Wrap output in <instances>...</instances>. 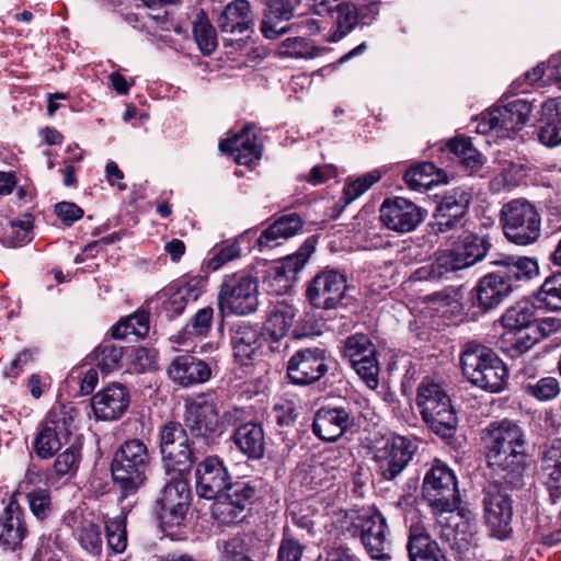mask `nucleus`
<instances>
[{
  "label": "nucleus",
  "instance_id": "obj_1",
  "mask_svg": "<svg viewBox=\"0 0 561 561\" xmlns=\"http://www.w3.org/2000/svg\"><path fill=\"white\" fill-rule=\"evenodd\" d=\"M495 267L479 278L470 293L467 317L477 320L497 308L514 291L539 274L536 259L510 254H497L490 262Z\"/></svg>",
  "mask_w": 561,
  "mask_h": 561
},
{
  "label": "nucleus",
  "instance_id": "obj_2",
  "mask_svg": "<svg viewBox=\"0 0 561 561\" xmlns=\"http://www.w3.org/2000/svg\"><path fill=\"white\" fill-rule=\"evenodd\" d=\"M486 460L495 471L519 476L525 466V437L522 428L508 421L492 423L484 437Z\"/></svg>",
  "mask_w": 561,
  "mask_h": 561
},
{
  "label": "nucleus",
  "instance_id": "obj_3",
  "mask_svg": "<svg viewBox=\"0 0 561 561\" xmlns=\"http://www.w3.org/2000/svg\"><path fill=\"white\" fill-rule=\"evenodd\" d=\"M319 240V234H311L294 253L275 261H259L254 279L262 283L267 294L282 296L289 293L298 279V274L314 254Z\"/></svg>",
  "mask_w": 561,
  "mask_h": 561
},
{
  "label": "nucleus",
  "instance_id": "obj_4",
  "mask_svg": "<svg viewBox=\"0 0 561 561\" xmlns=\"http://www.w3.org/2000/svg\"><path fill=\"white\" fill-rule=\"evenodd\" d=\"M149 461L148 448L140 439L125 442L115 453L111 470L123 497L136 493L144 485Z\"/></svg>",
  "mask_w": 561,
  "mask_h": 561
},
{
  "label": "nucleus",
  "instance_id": "obj_5",
  "mask_svg": "<svg viewBox=\"0 0 561 561\" xmlns=\"http://www.w3.org/2000/svg\"><path fill=\"white\" fill-rule=\"evenodd\" d=\"M492 248L491 238L485 233L463 230L448 250L436 254L433 270L442 276L481 262Z\"/></svg>",
  "mask_w": 561,
  "mask_h": 561
},
{
  "label": "nucleus",
  "instance_id": "obj_6",
  "mask_svg": "<svg viewBox=\"0 0 561 561\" xmlns=\"http://www.w3.org/2000/svg\"><path fill=\"white\" fill-rule=\"evenodd\" d=\"M505 238L516 245H529L541 236V216L537 207L524 198L505 203L500 211Z\"/></svg>",
  "mask_w": 561,
  "mask_h": 561
},
{
  "label": "nucleus",
  "instance_id": "obj_7",
  "mask_svg": "<svg viewBox=\"0 0 561 561\" xmlns=\"http://www.w3.org/2000/svg\"><path fill=\"white\" fill-rule=\"evenodd\" d=\"M537 309L540 308L531 295L505 310L500 318L504 331L496 342L499 351H528Z\"/></svg>",
  "mask_w": 561,
  "mask_h": 561
},
{
  "label": "nucleus",
  "instance_id": "obj_8",
  "mask_svg": "<svg viewBox=\"0 0 561 561\" xmlns=\"http://www.w3.org/2000/svg\"><path fill=\"white\" fill-rule=\"evenodd\" d=\"M259 305V285L245 271L224 276L219 293L218 308L221 314L247 316Z\"/></svg>",
  "mask_w": 561,
  "mask_h": 561
},
{
  "label": "nucleus",
  "instance_id": "obj_9",
  "mask_svg": "<svg viewBox=\"0 0 561 561\" xmlns=\"http://www.w3.org/2000/svg\"><path fill=\"white\" fill-rule=\"evenodd\" d=\"M416 403L428 427L443 437L451 436L457 425V415L450 398L439 383L421 385Z\"/></svg>",
  "mask_w": 561,
  "mask_h": 561
},
{
  "label": "nucleus",
  "instance_id": "obj_10",
  "mask_svg": "<svg viewBox=\"0 0 561 561\" xmlns=\"http://www.w3.org/2000/svg\"><path fill=\"white\" fill-rule=\"evenodd\" d=\"M460 363L463 375L473 385L490 392L504 389L507 368L495 353H462Z\"/></svg>",
  "mask_w": 561,
  "mask_h": 561
},
{
  "label": "nucleus",
  "instance_id": "obj_11",
  "mask_svg": "<svg viewBox=\"0 0 561 561\" xmlns=\"http://www.w3.org/2000/svg\"><path fill=\"white\" fill-rule=\"evenodd\" d=\"M422 489L425 501L435 512H454L460 503L456 476L444 463L438 462L428 470Z\"/></svg>",
  "mask_w": 561,
  "mask_h": 561
},
{
  "label": "nucleus",
  "instance_id": "obj_12",
  "mask_svg": "<svg viewBox=\"0 0 561 561\" xmlns=\"http://www.w3.org/2000/svg\"><path fill=\"white\" fill-rule=\"evenodd\" d=\"M536 106L525 99H516L502 106L489 108L477 118V131L488 134L491 130L516 133L528 122Z\"/></svg>",
  "mask_w": 561,
  "mask_h": 561
},
{
  "label": "nucleus",
  "instance_id": "obj_13",
  "mask_svg": "<svg viewBox=\"0 0 561 561\" xmlns=\"http://www.w3.org/2000/svg\"><path fill=\"white\" fill-rule=\"evenodd\" d=\"M346 288V275L336 268L327 266L308 282L306 298L314 308L336 309L344 305L342 299Z\"/></svg>",
  "mask_w": 561,
  "mask_h": 561
},
{
  "label": "nucleus",
  "instance_id": "obj_14",
  "mask_svg": "<svg viewBox=\"0 0 561 561\" xmlns=\"http://www.w3.org/2000/svg\"><path fill=\"white\" fill-rule=\"evenodd\" d=\"M190 486L182 474L176 473L165 484L158 499V517L164 531L172 530L182 525L188 508Z\"/></svg>",
  "mask_w": 561,
  "mask_h": 561
},
{
  "label": "nucleus",
  "instance_id": "obj_15",
  "mask_svg": "<svg viewBox=\"0 0 561 561\" xmlns=\"http://www.w3.org/2000/svg\"><path fill=\"white\" fill-rule=\"evenodd\" d=\"M472 194L466 187H455L445 191L437 202L430 224L431 232L434 234L445 233L461 226V221L469 210Z\"/></svg>",
  "mask_w": 561,
  "mask_h": 561
},
{
  "label": "nucleus",
  "instance_id": "obj_16",
  "mask_svg": "<svg viewBox=\"0 0 561 561\" xmlns=\"http://www.w3.org/2000/svg\"><path fill=\"white\" fill-rule=\"evenodd\" d=\"M415 450L407 437L391 435L382 438L374 449V461L386 480L394 479L403 471Z\"/></svg>",
  "mask_w": 561,
  "mask_h": 561
},
{
  "label": "nucleus",
  "instance_id": "obj_17",
  "mask_svg": "<svg viewBox=\"0 0 561 561\" xmlns=\"http://www.w3.org/2000/svg\"><path fill=\"white\" fill-rule=\"evenodd\" d=\"M39 476L31 470L25 474L24 481L20 484L16 493L12 494L9 503L0 516V546L4 550H16L26 537V526L23 520V512L16 500V495L33 484Z\"/></svg>",
  "mask_w": 561,
  "mask_h": 561
},
{
  "label": "nucleus",
  "instance_id": "obj_18",
  "mask_svg": "<svg viewBox=\"0 0 561 561\" xmlns=\"http://www.w3.org/2000/svg\"><path fill=\"white\" fill-rule=\"evenodd\" d=\"M379 214L388 229L405 233L415 230L424 221L427 210L408 198L394 196L383 199Z\"/></svg>",
  "mask_w": 561,
  "mask_h": 561
},
{
  "label": "nucleus",
  "instance_id": "obj_19",
  "mask_svg": "<svg viewBox=\"0 0 561 561\" xmlns=\"http://www.w3.org/2000/svg\"><path fill=\"white\" fill-rule=\"evenodd\" d=\"M221 153L233 158L239 165L252 168L261 160L264 146L253 123H247L233 136L221 139L218 145Z\"/></svg>",
  "mask_w": 561,
  "mask_h": 561
},
{
  "label": "nucleus",
  "instance_id": "obj_20",
  "mask_svg": "<svg viewBox=\"0 0 561 561\" xmlns=\"http://www.w3.org/2000/svg\"><path fill=\"white\" fill-rule=\"evenodd\" d=\"M208 283L207 275L185 274L173 280L165 289V299L162 301V311L168 319L179 317L188 302L196 301L205 291Z\"/></svg>",
  "mask_w": 561,
  "mask_h": 561
},
{
  "label": "nucleus",
  "instance_id": "obj_21",
  "mask_svg": "<svg viewBox=\"0 0 561 561\" xmlns=\"http://www.w3.org/2000/svg\"><path fill=\"white\" fill-rule=\"evenodd\" d=\"M440 165L446 169L459 164L465 171L478 172L484 164L483 154L473 147L471 138L455 136L433 147Z\"/></svg>",
  "mask_w": 561,
  "mask_h": 561
},
{
  "label": "nucleus",
  "instance_id": "obj_22",
  "mask_svg": "<svg viewBox=\"0 0 561 561\" xmlns=\"http://www.w3.org/2000/svg\"><path fill=\"white\" fill-rule=\"evenodd\" d=\"M185 425L194 436L214 440L222 431L216 402L205 396L192 400L186 404Z\"/></svg>",
  "mask_w": 561,
  "mask_h": 561
},
{
  "label": "nucleus",
  "instance_id": "obj_23",
  "mask_svg": "<svg viewBox=\"0 0 561 561\" xmlns=\"http://www.w3.org/2000/svg\"><path fill=\"white\" fill-rule=\"evenodd\" d=\"M160 447L167 467L179 474L193 463V453L185 431L176 423L165 424L160 434Z\"/></svg>",
  "mask_w": 561,
  "mask_h": 561
},
{
  "label": "nucleus",
  "instance_id": "obj_24",
  "mask_svg": "<svg viewBox=\"0 0 561 561\" xmlns=\"http://www.w3.org/2000/svg\"><path fill=\"white\" fill-rule=\"evenodd\" d=\"M254 489L245 481L228 483L213 505L214 515L224 524L242 519V513L251 504Z\"/></svg>",
  "mask_w": 561,
  "mask_h": 561
},
{
  "label": "nucleus",
  "instance_id": "obj_25",
  "mask_svg": "<svg viewBox=\"0 0 561 561\" xmlns=\"http://www.w3.org/2000/svg\"><path fill=\"white\" fill-rule=\"evenodd\" d=\"M360 539L373 559H389L390 542L387 538V523L383 515L370 507L358 515Z\"/></svg>",
  "mask_w": 561,
  "mask_h": 561
},
{
  "label": "nucleus",
  "instance_id": "obj_26",
  "mask_svg": "<svg viewBox=\"0 0 561 561\" xmlns=\"http://www.w3.org/2000/svg\"><path fill=\"white\" fill-rule=\"evenodd\" d=\"M150 330V313L144 308L121 317L106 332L104 340L93 351H126L125 346L111 343L112 340L123 341L129 335L136 341L145 339Z\"/></svg>",
  "mask_w": 561,
  "mask_h": 561
},
{
  "label": "nucleus",
  "instance_id": "obj_27",
  "mask_svg": "<svg viewBox=\"0 0 561 561\" xmlns=\"http://www.w3.org/2000/svg\"><path fill=\"white\" fill-rule=\"evenodd\" d=\"M266 227L255 238L260 251L275 248L279 239H290L302 232L305 219L296 211H283L271 217Z\"/></svg>",
  "mask_w": 561,
  "mask_h": 561
},
{
  "label": "nucleus",
  "instance_id": "obj_28",
  "mask_svg": "<svg viewBox=\"0 0 561 561\" xmlns=\"http://www.w3.org/2000/svg\"><path fill=\"white\" fill-rule=\"evenodd\" d=\"M379 0H358L356 2L345 1L340 9V31H334L329 42H339L351 33L357 25L360 27L371 25L378 18L380 12Z\"/></svg>",
  "mask_w": 561,
  "mask_h": 561
},
{
  "label": "nucleus",
  "instance_id": "obj_29",
  "mask_svg": "<svg viewBox=\"0 0 561 561\" xmlns=\"http://www.w3.org/2000/svg\"><path fill=\"white\" fill-rule=\"evenodd\" d=\"M263 19L260 30L265 38L274 39L285 34L289 27L279 26L294 19L304 0H264Z\"/></svg>",
  "mask_w": 561,
  "mask_h": 561
},
{
  "label": "nucleus",
  "instance_id": "obj_30",
  "mask_svg": "<svg viewBox=\"0 0 561 561\" xmlns=\"http://www.w3.org/2000/svg\"><path fill=\"white\" fill-rule=\"evenodd\" d=\"M484 515L492 535L499 539L507 537L513 517L510 497L496 486H490L484 497Z\"/></svg>",
  "mask_w": 561,
  "mask_h": 561
},
{
  "label": "nucleus",
  "instance_id": "obj_31",
  "mask_svg": "<svg viewBox=\"0 0 561 561\" xmlns=\"http://www.w3.org/2000/svg\"><path fill=\"white\" fill-rule=\"evenodd\" d=\"M130 397L121 383H112L96 392L91 399V407L96 419L112 421L119 419L128 409Z\"/></svg>",
  "mask_w": 561,
  "mask_h": 561
},
{
  "label": "nucleus",
  "instance_id": "obj_32",
  "mask_svg": "<svg viewBox=\"0 0 561 561\" xmlns=\"http://www.w3.org/2000/svg\"><path fill=\"white\" fill-rule=\"evenodd\" d=\"M227 469L217 457H208L196 469V492L207 500H216L227 486Z\"/></svg>",
  "mask_w": 561,
  "mask_h": 561
},
{
  "label": "nucleus",
  "instance_id": "obj_33",
  "mask_svg": "<svg viewBox=\"0 0 561 561\" xmlns=\"http://www.w3.org/2000/svg\"><path fill=\"white\" fill-rule=\"evenodd\" d=\"M259 227L250 228L239 234L233 241L222 245L214 255L203 263L201 274L207 275L209 271H217L222 265L241 257L244 253H250L255 245V238Z\"/></svg>",
  "mask_w": 561,
  "mask_h": 561
},
{
  "label": "nucleus",
  "instance_id": "obj_34",
  "mask_svg": "<svg viewBox=\"0 0 561 561\" xmlns=\"http://www.w3.org/2000/svg\"><path fill=\"white\" fill-rule=\"evenodd\" d=\"M210 374L209 366L191 354L176 356L168 368L170 379L181 387L205 382Z\"/></svg>",
  "mask_w": 561,
  "mask_h": 561
},
{
  "label": "nucleus",
  "instance_id": "obj_35",
  "mask_svg": "<svg viewBox=\"0 0 561 561\" xmlns=\"http://www.w3.org/2000/svg\"><path fill=\"white\" fill-rule=\"evenodd\" d=\"M352 425L350 413L343 408H322L314 416L312 430L322 440L334 442Z\"/></svg>",
  "mask_w": 561,
  "mask_h": 561
},
{
  "label": "nucleus",
  "instance_id": "obj_36",
  "mask_svg": "<svg viewBox=\"0 0 561 561\" xmlns=\"http://www.w3.org/2000/svg\"><path fill=\"white\" fill-rule=\"evenodd\" d=\"M327 371L320 353H296L288 363L287 374L294 383L308 385L319 380Z\"/></svg>",
  "mask_w": 561,
  "mask_h": 561
},
{
  "label": "nucleus",
  "instance_id": "obj_37",
  "mask_svg": "<svg viewBox=\"0 0 561 561\" xmlns=\"http://www.w3.org/2000/svg\"><path fill=\"white\" fill-rule=\"evenodd\" d=\"M538 139L550 148L561 145V102L556 99L545 101L538 118Z\"/></svg>",
  "mask_w": 561,
  "mask_h": 561
},
{
  "label": "nucleus",
  "instance_id": "obj_38",
  "mask_svg": "<svg viewBox=\"0 0 561 561\" xmlns=\"http://www.w3.org/2000/svg\"><path fill=\"white\" fill-rule=\"evenodd\" d=\"M297 312V308L286 299L276 301L263 327V337L271 343L279 342L287 335Z\"/></svg>",
  "mask_w": 561,
  "mask_h": 561
},
{
  "label": "nucleus",
  "instance_id": "obj_39",
  "mask_svg": "<svg viewBox=\"0 0 561 561\" xmlns=\"http://www.w3.org/2000/svg\"><path fill=\"white\" fill-rule=\"evenodd\" d=\"M410 190H427L434 184L446 183L447 171L431 161H421L409 167L402 176Z\"/></svg>",
  "mask_w": 561,
  "mask_h": 561
},
{
  "label": "nucleus",
  "instance_id": "obj_40",
  "mask_svg": "<svg viewBox=\"0 0 561 561\" xmlns=\"http://www.w3.org/2000/svg\"><path fill=\"white\" fill-rule=\"evenodd\" d=\"M217 25L225 33H244L252 28L250 2L248 0H233L228 3L217 19Z\"/></svg>",
  "mask_w": 561,
  "mask_h": 561
},
{
  "label": "nucleus",
  "instance_id": "obj_41",
  "mask_svg": "<svg viewBox=\"0 0 561 561\" xmlns=\"http://www.w3.org/2000/svg\"><path fill=\"white\" fill-rule=\"evenodd\" d=\"M408 550L411 561H446L438 543L417 526L410 529Z\"/></svg>",
  "mask_w": 561,
  "mask_h": 561
},
{
  "label": "nucleus",
  "instance_id": "obj_42",
  "mask_svg": "<svg viewBox=\"0 0 561 561\" xmlns=\"http://www.w3.org/2000/svg\"><path fill=\"white\" fill-rule=\"evenodd\" d=\"M233 442L240 451L249 458L259 459L264 454V432L255 423L240 425L233 434Z\"/></svg>",
  "mask_w": 561,
  "mask_h": 561
},
{
  "label": "nucleus",
  "instance_id": "obj_43",
  "mask_svg": "<svg viewBox=\"0 0 561 561\" xmlns=\"http://www.w3.org/2000/svg\"><path fill=\"white\" fill-rule=\"evenodd\" d=\"M541 479L551 496L557 497L561 491V437L543 455Z\"/></svg>",
  "mask_w": 561,
  "mask_h": 561
},
{
  "label": "nucleus",
  "instance_id": "obj_44",
  "mask_svg": "<svg viewBox=\"0 0 561 561\" xmlns=\"http://www.w3.org/2000/svg\"><path fill=\"white\" fill-rule=\"evenodd\" d=\"M193 36L204 56H210L218 47L217 33L207 13L201 9L193 21Z\"/></svg>",
  "mask_w": 561,
  "mask_h": 561
},
{
  "label": "nucleus",
  "instance_id": "obj_45",
  "mask_svg": "<svg viewBox=\"0 0 561 561\" xmlns=\"http://www.w3.org/2000/svg\"><path fill=\"white\" fill-rule=\"evenodd\" d=\"M34 216L26 213L22 218L11 220L3 231L1 242L8 248H19L33 240Z\"/></svg>",
  "mask_w": 561,
  "mask_h": 561
},
{
  "label": "nucleus",
  "instance_id": "obj_46",
  "mask_svg": "<svg viewBox=\"0 0 561 561\" xmlns=\"http://www.w3.org/2000/svg\"><path fill=\"white\" fill-rule=\"evenodd\" d=\"M533 298L541 309L561 310V272L548 276L533 294Z\"/></svg>",
  "mask_w": 561,
  "mask_h": 561
},
{
  "label": "nucleus",
  "instance_id": "obj_47",
  "mask_svg": "<svg viewBox=\"0 0 561 561\" xmlns=\"http://www.w3.org/2000/svg\"><path fill=\"white\" fill-rule=\"evenodd\" d=\"M77 537L80 546L92 556H100L103 547L101 526L92 518L82 517L77 526Z\"/></svg>",
  "mask_w": 561,
  "mask_h": 561
},
{
  "label": "nucleus",
  "instance_id": "obj_48",
  "mask_svg": "<svg viewBox=\"0 0 561 561\" xmlns=\"http://www.w3.org/2000/svg\"><path fill=\"white\" fill-rule=\"evenodd\" d=\"M321 51L322 49L314 46L311 41L300 36L284 39L277 48V55L282 58L311 59Z\"/></svg>",
  "mask_w": 561,
  "mask_h": 561
},
{
  "label": "nucleus",
  "instance_id": "obj_49",
  "mask_svg": "<svg viewBox=\"0 0 561 561\" xmlns=\"http://www.w3.org/2000/svg\"><path fill=\"white\" fill-rule=\"evenodd\" d=\"M381 172L379 170H373L355 179L348 176L343 186V203L350 205L355 199L366 193L373 185L381 179Z\"/></svg>",
  "mask_w": 561,
  "mask_h": 561
},
{
  "label": "nucleus",
  "instance_id": "obj_50",
  "mask_svg": "<svg viewBox=\"0 0 561 561\" xmlns=\"http://www.w3.org/2000/svg\"><path fill=\"white\" fill-rule=\"evenodd\" d=\"M348 362L369 388L375 389L378 386L379 364L375 353H351Z\"/></svg>",
  "mask_w": 561,
  "mask_h": 561
},
{
  "label": "nucleus",
  "instance_id": "obj_51",
  "mask_svg": "<svg viewBox=\"0 0 561 561\" xmlns=\"http://www.w3.org/2000/svg\"><path fill=\"white\" fill-rule=\"evenodd\" d=\"M263 342H270L263 337V330L251 325H239L230 331V344L234 351L241 347H249L250 351H257L263 347Z\"/></svg>",
  "mask_w": 561,
  "mask_h": 561
},
{
  "label": "nucleus",
  "instance_id": "obj_52",
  "mask_svg": "<svg viewBox=\"0 0 561 561\" xmlns=\"http://www.w3.org/2000/svg\"><path fill=\"white\" fill-rule=\"evenodd\" d=\"M62 437L64 436L59 432L53 428V425H49V423L44 421V424L34 442L36 454L41 458L51 457L60 449Z\"/></svg>",
  "mask_w": 561,
  "mask_h": 561
},
{
  "label": "nucleus",
  "instance_id": "obj_53",
  "mask_svg": "<svg viewBox=\"0 0 561 561\" xmlns=\"http://www.w3.org/2000/svg\"><path fill=\"white\" fill-rule=\"evenodd\" d=\"M78 411L70 405H57L48 412L45 422L53 425L64 437L68 436L75 427Z\"/></svg>",
  "mask_w": 561,
  "mask_h": 561
},
{
  "label": "nucleus",
  "instance_id": "obj_54",
  "mask_svg": "<svg viewBox=\"0 0 561 561\" xmlns=\"http://www.w3.org/2000/svg\"><path fill=\"white\" fill-rule=\"evenodd\" d=\"M107 546L115 553H123L127 547L126 517L123 515L105 524Z\"/></svg>",
  "mask_w": 561,
  "mask_h": 561
},
{
  "label": "nucleus",
  "instance_id": "obj_55",
  "mask_svg": "<svg viewBox=\"0 0 561 561\" xmlns=\"http://www.w3.org/2000/svg\"><path fill=\"white\" fill-rule=\"evenodd\" d=\"M214 309L211 307H205L199 309L195 316L192 318L191 323H188L183 332V335L179 336L176 340L178 343H184L186 341L185 335L194 333L196 335H206L213 323Z\"/></svg>",
  "mask_w": 561,
  "mask_h": 561
},
{
  "label": "nucleus",
  "instance_id": "obj_56",
  "mask_svg": "<svg viewBox=\"0 0 561 561\" xmlns=\"http://www.w3.org/2000/svg\"><path fill=\"white\" fill-rule=\"evenodd\" d=\"M309 10L319 16H327L331 19L333 25L335 26L334 31H340V22H342V18H340V9L345 4V1L341 0H306Z\"/></svg>",
  "mask_w": 561,
  "mask_h": 561
},
{
  "label": "nucleus",
  "instance_id": "obj_57",
  "mask_svg": "<svg viewBox=\"0 0 561 561\" xmlns=\"http://www.w3.org/2000/svg\"><path fill=\"white\" fill-rule=\"evenodd\" d=\"M423 302H425L428 308L442 312V314L447 318L460 314L463 309V306L458 301L457 297L443 296L439 293H434L428 297H424Z\"/></svg>",
  "mask_w": 561,
  "mask_h": 561
},
{
  "label": "nucleus",
  "instance_id": "obj_58",
  "mask_svg": "<svg viewBox=\"0 0 561 561\" xmlns=\"http://www.w3.org/2000/svg\"><path fill=\"white\" fill-rule=\"evenodd\" d=\"M304 552V546L285 527L283 539L278 549V561H300Z\"/></svg>",
  "mask_w": 561,
  "mask_h": 561
},
{
  "label": "nucleus",
  "instance_id": "obj_59",
  "mask_svg": "<svg viewBox=\"0 0 561 561\" xmlns=\"http://www.w3.org/2000/svg\"><path fill=\"white\" fill-rule=\"evenodd\" d=\"M534 331L535 333H531V340L528 343V351L542 339L561 331V319L553 317L538 319L536 317Z\"/></svg>",
  "mask_w": 561,
  "mask_h": 561
},
{
  "label": "nucleus",
  "instance_id": "obj_60",
  "mask_svg": "<svg viewBox=\"0 0 561 561\" xmlns=\"http://www.w3.org/2000/svg\"><path fill=\"white\" fill-rule=\"evenodd\" d=\"M529 394L540 401L554 399L560 393L559 381L553 377H545L527 387Z\"/></svg>",
  "mask_w": 561,
  "mask_h": 561
},
{
  "label": "nucleus",
  "instance_id": "obj_61",
  "mask_svg": "<svg viewBox=\"0 0 561 561\" xmlns=\"http://www.w3.org/2000/svg\"><path fill=\"white\" fill-rule=\"evenodd\" d=\"M80 459V449L70 447L57 456L54 469L58 476L72 474L77 471Z\"/></svg>",
  "mask_w": 561,
  "mask_h": 561
},
{
  "label": "nucleus",
  "instance_id": "obj_62",
  "mask_svg": "<svg viewBox=\"0 0 561 561\" xmlns=\"http://www.w3.org/2000/svg\"><path fill=\"white\" fill-rule=\"evenodd\" d=\"M27 500L32 513L44 519L50 512L51 503L49 493L46 490L27 491Z\"/></svg>",
  "mask_w": 561,
  "mask_h": 561
},
{
  "label": "nucleus",
  "instance_id": "obj_63",
  "mask_svg": "<svg viewBox=\"0 0 561 561\" xmlns=\"http://www.w3.org/2000/svg\"><path fill=\"white\" fill-rule=\"evenodd\" d=\"M55 214L61 222L70 227L84 215L83 209L71 202H59L55 205Z\"/></svg>",
  "mask_w": 561,
  "mask_h": 561
},
{
  "label": "nucleus",
  "instance_id": "obj_64",
  "mask_svg": "<svg viewBox=\"0 0 561 561\" xmlns=\"http://www.w3.org/2000/svg\"><path fill=\"white\" fill-rule=\"evenodd\" d=\"M131 369L136 373L153 371L158 369V353H128Z\"/></svg>",
  "mask_w": 561,
  "mask_h": 561
}]
</instances>
